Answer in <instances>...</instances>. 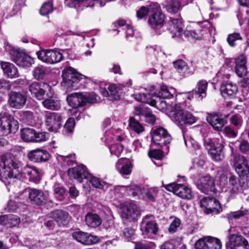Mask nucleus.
Returning <instances> with one entry per match:
<instances>
[{
  "label": "nucleus",
  "mask_w": 249,
  "mask_h": 249,
  "mask_svg": "<svg viewBox=\"0 0 249 249\" xmlns=\"http://www.w3.org/2000/svg\"><path fill=\"white\" fill-rule=\"evenodd\" d=\"M165 99L152 96L151 106L162 111L171 110L169 115L170 118L177 124L182 126L185 124H193L196 121V117L188 112H184L179 105H173L167 103Z\"/></svg>",
  "instance_id": "1"
},
{
  "label": "nucleus",
  "mask_w": 249,
  "mask_h": 249,
  "mask_svg": "<svg viewBox=\"0 0 249 249\" xmlns=\"http://www.w3.org/2000/svg\"><path fill=\"white\" fill-rule=\"evenodd\" d=\"M18 160L14 157L6 159L3 161V167L0 171V179L9 184L13 183L21 178L18 171Z\"/></svg>",
  "instance_id": "2"
},
{
  "label": "nucleus",
  "mask_w": 249,
  "mask_h": 249,
  "mask_svg": "<svg viewBox=\"0 0 249 249\" xmlns=\"http://www.w3.org/2000/svg\"><path fill=\"white\" fill-rule=\"evenodd\" d=\"M63 81L61 85L67 90L76 89L79 88L80 81L84 75L80 74L73 68L70 67L64 69L62 75Z\"/></svg>",
  "instance_id": "3"
},
{
  "label": "nucleus",
  "mask_w": 249,
  "mask_h": 249,
  "mask_svg": "<svg viewBox=\"0 0 249 249\" xmlns=\"http://www.w3.org/2000/svg\"><path fill=\"white\" fill-rule=\"evenodd\" d=\"M140 226L142 235L144 238H154L159 231L158 223L152 215H147L143 217Z\"/></svg>",
  "instance_id": "4"
},
{
  "label": "nucleus",
  "mask_w": 249,
  "mask_h": 249,
  "mask_svg": "<svg viewBox=\"0 0 249 249\" xmlns=\"http://www.w3.org/2000/svg\"><path fill=\"white\" fill-rule=\"evenodd\" d=\"M18 129L17 120L7 114H0V136L15 133Z\"/></svg>",
  "instance_id": "5"
},
{
  "label": "nucleus",
  "mask_w": 249,
  "mask_h": 249,
  "mask_svg": "<svg viewBox=\"0 0 249 249\" xmlns=\"http://www.w3.org/2000/svg\"><path fill=\"white\" fill-rule=\"evenodd\" d=\"M5 50L10 52L13 55V60L17 65L22 68H29L34 63L33 59L25 53L17 50H13L8 44L5 45Z\"/></svg>",
  "instance_id": "6"
},
{
  "label": "nucleus",
  "mask_w": 249,
  "mask_h": 249,
  "mask_svg": "<svg viewBox=\"0 0 249 249\" xmlns=\"http://www.w3.org/2000/svg\"><path fill=\"white\" fill-rule=\"evenodd\" d=\"M113 191L117 197H121L125 196H132L140 198L142 196L141 188L136 184H132L129 186H116L113 188Z\"/></svg>",
  "instance_id": "7"
},
{
  "label": "nucleus",
  "mask_w": 249,
  "mask_h": 249,
  "mask_svg": "<svg viewBox=\"0 0 249 249\" xmlns=\"http://www.w3.org/2000/svg\"><path fill=\"white\" fill-rule=\"evenodd\" d=\"M44 118L46 126L49 131L57 132L60 128L63 120L61 114L47 111Z\"/></svg>",
  "instance_id": "8"
},
{
  "label": "nucleus",
  "mask_w": 249,
  "mask_h": 249,
  "mask_svg": "<svg viewBox=\"0 0 249 249\" xmlns=\"http://www.w3.org/2000/svg\"><path fill=\"white\" fill-rule=\"evenodd\" d=\"M241 185L239 179L234 175H231L223 186V191L227 194L229 199H231L239 193Z\"/></svg>",
  "instance_id": "9"
},
{
  "label": "nucleus",
  "mask_w": 249,
  "mask_h": 249,
  "mask_svg": "<svg viewBox=\"0 0 249 249\" xmlns=\"http://www.w3.org/2000/svg\"><path fill=\"white\" fill-rule=\"evenodd\" d=\"M85 96L79 93H72L67 97V101L70 106L72 107L71 109H69L70 113L79 120L78 117L82 116L81 113L78 112L77 107L84 105Z\"/></svg>",
  "instance_id": "10"
},
{
  "label": "nucleus",
  "mask_w": 249,
  "mask_h": 249,
  "mask_svg": "<svg viewBox=\"0 0 249 249\" xmlns=\"http://www.w3.org/2000/svg\"><path fill=\"white\" fill-rule=\"evenodd\" d=\"M38 58L48 64H54L60 62L63 55L59 51L55 50H41L36 52Z\"/></svg>",
  "instance_id": "11"
},
{
  "label": "nucleus",
  "mask_w": 249,
  "mask_h": 249,
  "mask_svg": "<svg viewBox=\"0 0 249 249\" xmlns=\"http://www.w3.org/2000/svg\"><path fill=\"white\" fill-rule=\"evenodd\" d=\"M171 140V135L163 127H159L153 130L152 141L155 145L162 147L169 144Z\"/></svg>",
  "instance_id": "12"
},
{
  "label": "nucleus",
  "mask_w": 249,
  "mask_h": 249,
  "mask_svg": "<svg viewBox=\"0 0 249 249\" xmlns=\"http://www.w3.org/2000/svg\"><path fill=\"white\" fill-rule=\"evenodd\" d=\"M165 188L183 199H191L193 196L191 189L181 184L172 183L166 185Z\"/></svg>",
  "instance_id": "13"
},
{
  "label": "nucleus",
  "mask_w": 249,
  "mask_h": 249,
  "mask_svg": "<svg viewBox=\"0 0 249 249\" xmlns=\"http://www.w3.org/2000/svg\"><path fill=\"white\" fill-rule=\"evenodd\" d=\"M200 207L207 214L212 213H218L222 208L219 201L214 197H204L200 202Z\"/></svg>",
  "instance_id": "14"
},
{
  "label": "nucleus",
  "mask_w": 249,
  "mask_h": 249,
  "mask_svg": "<svg viewBox=\"0 0 249 249\" xmlns=\"http://www.w3.org/2000/svg\"><path fill=\"white\" fill-rule=\"evenodd\" d=\"M221 246L219 239L211 236L200 239L195 245L196 249H221Z\"/></svg>",
  "instance_id": "15"
},
{
  "label": "nucleus",
  "mask_w": 249,
  "mask_h": 249,
  "mask_svg": "<svg viewBox=\"0 0 249 249\" xmlns=\"http://www.w3.org/2000/svg\"><path fill=\"white\" fill-rule=\"evenodd\" d=\"M233 160L235 170L239 176L244 177L249 174V165L244 156L235 154L233 156Z\"/></svg>",
  "instance_id": "16"
},
{
  "label": "nucleus",
  "mask_w": 249,
  "mask_h": 249,
  "mask_svg": "<svg viewBox=\"0 0 249 249\" xmlns=\"http://www.w3.org/2000/svg\"><path fill=\"white\" fill-rule=\"evenodd\" d=\"M29 198L32 203L42 205L45 204L49 199V194L41 190L36 188L28 189Z\"/></svg>",
  "instance_id": "17"
},
{
  "label": "nucleus",
  "mask_w": 249,
  "mask_h": 249,
  "mask_svg": "<svg viewBox=\"0 0 249 249\" xmlns=\"http://www.w3.org/2000/svg\"><path fill=\"white\" fill-rule=\"evenodd\" d=\"M196 185L198 189L205 194L213 193L215 191L214 179L209 175L200 178L196 182Z\"/></svg>",
  "instance_id": "18"
},
{
  "label": "nucleus",
  "mask_w": 249,
  "mask_h": 249,
  "mask_svg": "<svg viewBox=\"0 0 249 249\" xmlns=\"http://www.w3.org/2000/svg\"><path fill=\"white\" fill-rule=\"evenodd\" d=\"M229 240L226 244L228 249H249L248 242L241 235H231L229 237Z\"/></svg>",
  "instance_id": "19"
},
{
  "label": "nucleus",
  "mask_w": 249,
  "mask_h": 249,
  "mask_svg": "<svg viewBox=\"0 0 249 249\" xmlns=\"http://www.w3.org/2000/svg\"><path fill=\"white\" fill-rule=\"evenodd\" d=\"M27 96L24 93L12 91L9 94L8 103L10 106L16 109H20L25 105Z\"/></svg>",
  "instance_id": "20"
},
{
  "label": "nucleus",
  "mask_w": 249,
  "mask_h": 249,
  "mask_svg": "<svg viewBox=\"0 0 249 249\" xmlns=\"http://www.w3.org/2000/svg\"><path fill=\"white\" fill-rule=\"evenodd\" d=\"M49 85L44 82H34L29 86V90L31 95L38 100L42 99Z\"/></svg>",
  "instance_id": "21"
},
{
  "label": "nucleus",
  "mask_w": 249,
  "mask_h": 249,
  "mask_svg": "<svg viewBox=\"0 0 249 249\" xmlns=\"http://www.w3.org/2000/svg\"><path fill=\"white\" fill-rule=\"evenodd\" d=\"M19 162L18 161V163ZM18 171L20 172L19 171ZM19 173L21 175V178H22V175H24L25 177L28 178L30 181L36 183H38L41 179L40 174L38 169L34 166L27 165L23 168L22 173ZM21 179V178L19 180H17L15 182L20 180Z\"/></svg>",
  "instance_id": "22"
},
{
  "label": "nucleus",
  "mask_w": 249,
  "mask_h": 249,
  "mask_svg": "<svg viewBox=\"0 0 249 249\" xmlns=\"http://www.w3.org/2000/svg\"><path fill=\"white\" fill-rule=\"evenodd\" d=\"M28 159L36 163L45 162L50 158L48 151L41 148H37L29 151L27 154Z\"/></svg>",
  "instance_id": "23"
},
{
  "label": "nucleus",
  "mask_w": 249,
  "mask_h": 249,
  "mask_svg": "<svg viewBox=\"0 0 249 249\" xmlns=\"http://www.w3.org/2000/svg\"><path fill=\"white\" fill-rule=\"evenodd\" d=\"M227 115H222L220 113H213L207 118V121L216 130L221 131L222 128L227 123Z\"/></svg>",
  "instance_id": "24"
},
{
  "label": "nucleus",
  "mask_w": 249,
  "mask_h": 249,
  "mask_svg": "<svg viewBox=\"0 0 249 249\" xmlns=\"http://www.w3.org/2000/svg\"><path fill=\"white\" fill-rule=\"evenodd\" d=\"M72 237L83 245H90L98 242L99 239L95 235L81 231L74 232Z\"/></svg>",
  "instance_id": "25"
},
{
  "label": "nucleus",
  "mask_w": 249,
  "mask_h": 249,
  "mask_svg": "<svg viewBox=\"0 0 249 249\" xmlns=\"http://www.w3.org/2000/svg\"><path fill=\"white\" fill-rule=\"evenodd\" d=\"M89 172L84 165H80L68 170V174L70 178L75 179L78 182H81L83 179L88 177Z\"/></svg>",
  "instance_id": "26"
},
{
  "label": "nucleus",
  "mask_w": 249,
  "mask_h": 249,
  "mask_svg": "<svg viewBox=\"0 0 249 249\" xmlns=\"http://www.w3.org/2000/svg\"><path fill=\"white\" fill-rule=\"evenodd\" d=\"M141 214V211L138 206L134 203H130L124 208L122 217L129 221L135 220Z\"/></svg>",
  "instance_id": "27"
},
{
  "label": "nucleus",
  "mask_w": 249,
  "mask_h": 249,
  "mask_svg": "<svg viewBox=\"0 0 249 249\" xmlns=\"http://www.w3.org/2000/svg\"><path fill=\"white\" fill-rule=\"evenodd\" d=\"M224 146L221 143L216 144H211L208 150V153L212 157V159L215 161H218L223 160L225 158Z\"/></svg>",
  "instance_id": "28"
},
{
  "label": "nucleus",
  "mask_w": 249,
  "mask_h": 249,
  "mask_svg": "<svg viewBox=\"0 0 249 249\" xmlns=\"http://www.w3.org/2000/svg\"><path fill=\"white\" fill-rule=\"evenodd\" d=\"M220 91L222 95L224 98H232L237 93L238 88L235 84L231 82H227L221 86Z\"/></svg>",
  "instance_id": "29"
},
{
  "label": "nucleus",
  "mask_w": 249,
  "mask_h": 249,
  "mask_svg": "<svg viewBox=\"0 0 249 249\" xmlns=\"http://www.w3.org/2000/svg\"><path fill=\"white\" fill-rule=\"evenodd\" d=\"M168 22V30L173 34L172 37L180 36L183 31V24L181 18H170Z\"/></svg>",
  "instance_id": "30"
},
{
  "label": "nucleus",
  "mask_w": 249,
  "mask_h": 249,
  "mask_svg": "<svg viewBox=\"0 0 249 249\" xmlns=\"http://www.w3.org/2000/svg\"><path fill=\"white\" fill-rule=\"evenodd\" d=\"M116 168L121 174L128 175L132 171V165L128 159L122 158L118 160Z\"/></svg>",
  "instance_id": "31"
},
{
  "label": "nucleus",
  "mask_w": 249,
  "mask_h": 249,
  "mask_svg": "<svg viewBox=\"0 0 249 249\" xmlns=\"http://www.w3.org/2000/svg\"><path fill=\"white\" fill-rule=\"evenodd\" d=\"M164 22V15L160 12H156L149 17L148 23L155 30L160 28Z\"/></svg>",
  "instance_id": "32"
},
{
  "label": "nucleus",
  "mask_w": 249,
  "mask_h": 249,
  "mask_svg": "<svg viewBox=\"0 0 249 249\" xmlns=\"http://www.w3.org/2000/svg\"><path fill=\"white\" fill-rule=\"evenodd\" d=\"M246 63V58L244 55H240L236 58L235 71L238 76L242 77L247 74Z\"/></svg>",
  "instance_id": "33"
},
{
  "label": "nucleus",
  "mask_w": 249,
  "mask_h": 249,
  "mask_svg": "<svg viewBox=\"0 0 249 249\" xmlns=\"http://www.w3.org/2000/svg\"><path fill=\"white\" fill-rule=\"evenodd\" d=\"M135 110L136 116H143L147 123L152 124L155 123L156 120V116L151 111L141 106L135 107Z\"/></svg>",
  "instance_id": "34"
},
{
  "label": "nucleus",
  "mask_w": 249,
  "mask_h": 249,
  "mask_svg": "<svg viewBox=\"0 0 249 249\" xmlns=\"http://www.w3.org/2000/svg\"><path fill=\"white\" fill-rule=\"evenodd\" d=\"M19 223L20 219L17 215H4L0 216V224L5 226L7 228L15 227Z\"/></svg>",
  "instance_id": "35"
},
{
  "label": "nucleus",
  "mask_w": 249,
  "mask_h": 249,
  "mask_svg": "<svg viewBox=\"0 0 249 249\" xmlns=\"http://www.w3.org/2000/svg\"><path fill=\"white\" fill-rule=\"evenodd\" d=\"M0 66L4 73L9 77L14 78L18 76V69L14 64L7 62H1Z\"/></svg>",
  "instance_id": "36"
},
{
  "label": "nucleus",
  "mask_w": 249,
  "mask_h": 249,
  "mask_svg": "<svg viewBox=\"0 0 249 249\" xmlns=\"http://www.w3.org/2000/svg\"><path fill=\"white\" fill-rule=\"evenodd\" d=\"M173 64L177 71L182 76L187 77L193 73L186 63L182 60H178L174 62Z\"/></svg>",
  "instance_id": "37"
},
{
  "label": "nucleus",
  "mask_w": 249,
  "mask_h": 249,
  "mask_svg": "<svg viewBox=\"0 0 249 249\" xmlns=\"http://www.w3.org/2000/svg\"><path fill=\"white\" fill-rule=\"evenodd\" d=\"M175 93L176 90L175 89L172 88H168L165 85H162L160 86L158 92L154 93L155 95L153 96L163 99H170L173 98Z\"/></svg>",
  "instance_id": "38"
},
{
  "label": "nucleus",
  "mask_w": 249,
  "mask_h": 249,
  "mask_svg": "<svg viewBox=\"0 0 249 249\" xmlns=\"http://www.w3.org/2000/svg\"><path fill=\"white\" fill-rule=\"evenodd\" d=\"M105 136L107 140H115L119 141H122L125 139V136L123 130L120 128H111L105 132Z\"/></svg>",
  "instance_id": "39"
},
{
  "label": "nucleus",
  "mask_w": 249,
  "mask_h": 249,
  "mask_svg": "<svg viewBox=\"0 0 249 249\" xmlns=\"http://www.w3.org/2000/svg\"><path fill=\"white\" fill-rule=\"evenodd\" d=\"M208 88V82L205 80H201L197 82L196 88L193 92L198 95L201 99L206 96V91Z\"/></svg>",
  "instance_id": "40"
},
{
  "label": "nucleus",
  "mask_w": 249,
  "mask_h": 249,
  "mask_svg": "<svg viewBox=\"0 0 249 249\" xmlns=\"http://www.w3.org/2000/svg\"><path fill=\"white\" fill-rule=\"evenodd\" d=\"M87 225L91 228H96L102 223L101 217L96 213H88L85 216Z\"/></svg>",
  "instance_id": "41"
},
{
  "label": "nucleus",
  "mask_w": 249,
  "mask_h": 249,
  "mask_svg": "<svg viewBox=\"0 0 249 249\" xmlns=\"http://www.w3.org/2000/svg\"><path fill=\"white\" fill-rule=\"evenodd\" d=\"M42 105L46 108L53 110H58L61 107L60 100L54 97L44 100Z\"/></svg>",
  "instance_id": "42"
},
{
  "label": "nucleus",
  "mask_w": 249,
  "mask_h": 249,
  "mask_svg": "<svg viewBox=\"0 0 249 249\" xmlns=\"http://www.w3.org/2000/svg\"><path fill=\"white\" fill-rule=\"evenodd\" d=\"M141 190L142 196L139 198H145L152 202L156 201L159 193V190L157 188L152 187L146 189H141Z\"/></svg>",
  "instance_id": "43"
},
{
  "label": "nucleus",
  "mask_w": 249,
  "mask_h": 249,
  "mask_svg": "<svg viewBox=\"0 0 249 249\" xmlns=\"http://www.w3.org/2000/svg\"><path fill=\"white\" fill-rule=\"evenodd\" d=\"M51 217L54 219L58 225H64L68 217V213L61 210H56L52 212Z\"/></svg>",
  "instance_id": "44"
},
{
  "label": "nucleus",
  "mask_w": 249,
  "mask_h": 249,
  "mask_svg": "<svg viewBox=\"0 0 249 249\" xmlns=\"http://www.w3.org/2000/svg\"><path fill=\"white\" fill-rule=\"evenodd\" d=\"M35 130L31 128H24L21 130V138L26 142H34Z\"/></svg>",
  "instance_id": "45"
},
{
  "label": "nucleus",
  "mask_w": 249,
  "mask_h": 249,
  "mask_svg": "<svg viewBox=\"0 0 249 249\" xmlns=\"http://www.w3.org/2000/svg\"><path fill=\"white\" fill-rule=\"evenodd\" d=\"M86 179L89 181L93 187L100 189H104L105 186L107 185L105 182L101 181L99 178L92 176L89 173L88 177Z\"/></svg>",
  "instance_id": "46"
},
{
  "label": "nucleus",
  "mask_w": 249,
  "mask_h": 249,
  "mask_svg": "<svg viewBox=\"0 0 249 249\" xmlns=\"http://www.w3.org/2000/svg\"><path fill=\"white\" fill-rule=\"evenodd\" d=\"M129 126L133 130L137 133H142L144 130V128L142 125L139 122L138 120L134 117H130Z\"/></svg>",
  "instance_id": "47"
},
{
  "label": "nucleus",
  "mask_w": 249,
  "mask_h": 249,
  "mask_svg": "<svg viewBox=\"0 0 249 249\" xmlns=\"http://www.w3.org/2000/svg\"><path fill=\"white\" fill-rule=\"evenodd\" d=\"M154 93L152 91L151 93H138L133 95L134 98L138 101L145 103L150 104L151 102L152 94Z\"/></svg>",
  "instance_id": "48"
},
{
  "label": "nucleus",
  "mask_w": 249,
  "mask_h": 249,
  "mask_svg": "<svg viewBox=\"0 0 249 249\" xmlns=\"http://www.w3.org/2000/svg\"><path fill=\"white\" fill-rule=\"evenodd\" d=\"M132 84V81L131 80H128V81L125 83H123L121 84H120V86H118L117 85L115 84H112L110 85L108 87V89L109 92H110L111 95H112L113 96H116L117 95V93L119 90L122 88V87H129Z\"/></svg>",
  "instance_id": "49"
},
{
  "label": "nucleus",
  "mask_w": 249,
  "mask_h": 249,
  "mask_svg": "<svg viewBox=\"0 0 249 249\" xmlns=\"http://www.w3.org/2000/svg\"><path fill=\"white\" fill-rule=\"evenodd\" d=\"M157 6L155 4H150L147 6H142L137 12V17L138 18L142 19L152 11L154 8H157Z\"/></svg>",
  "instance_id": "50"
},
{
  "label": "nucleus",
  "mask_w": 249,
  "mask_h": 249,
  "mask_svg": "<svg viewBox=\"0 0 249 249\" xmlns=\"http://www.w3.org/2000/svg\"><path fill=\"white\" fill-rule=\"evenodd\" d=\"M183 135L184 143L188 148L195 150L199 148V145L191 136L186 135L184 132L183 133Z\"/></svg>",
  "instance_id": "51"
},
{
  "label": "nucleus",
  "mask_w": 249,
  "mask_h": 249,
  "mask_svg": "<svg viewBox=\"0 0 249 249\" xmlns=\"http://www.w3.org/2000/svg\"><path fill=\"white\" fill-rule=\"evenodd\" d=\"M47 72L48 71L46 67L39 65L34 69L33 72V76L36 79H42L46 75Z\"/></svg>",
  "instance_id": "52"
},
{
  "label": "nucleus",
  "mask_w": 249,
  "mask_h": 249,
  "mask_svg": "<svg viewBox=\"0 0 249 249\" xmlns=\"http://www.w3.org/2000/svg\"><path fill=\"white\" fill-rule=\"evenodd\" d=\"M243 40V37L240 33L238 32H234L229 34L227 38L229 45L232 47L236 46V42L237 41H242Z\"/></svg>",
  "instance_id": "53"
},
{
  "label": "nucleus",
  "mask_w": 249,
  "mask_h": 249,
  "mask_svg": "<svg viewBox=\"0 0 249 249\" xmlns=\"http://www.w3.org/2000/svg\"><path fill=\"white\" fill-rule=\"evenodd\" d=\"M180 8V3L178 0H169L166 5L167 10L171 13H177Z\"/></svg>",
  "instance_id": "54"
},
{
  "label": "nucleus",
  "mask_w": 249,
  "mask_h": 249,
  "mask_svg": "<svg viewBox=\"0 0 249 249\" xmlns=\"http://www.w3.org/2000/svg\"><path fill=\"white\" fill-rule=\"evenodd\" d=\"M72 116V117L68 119L64 125L63 133L65 135H68L70 134L74 129L75 125L74 116Z\"/></svg>",
  "instance_id": "55"
},
{
  "label": "nucleus",
  "mask_w": 249,
  "mask_h": 249,
  "mask_svg": "<svg viewBox=\"0 0 249 249\" xmlns=\"http://www.w3.org/2000/svg\"><path fill=\"white\" fill-rule=\"evenodd\" d=\"M109 149L111 156L118 158L123 151L124 146L121 143H116L111 145Z\"/></svg>",
  "instance_id": "56"
},
{
  "label": "nucleus",
  "mask_w": 249,
  "mask_h": 249,
  "mask_svg": "<svg viewBox=\"0 0 249 249\" xmlns=\"http://www.w3.org/2000/svg\"><path fill=\"white\" fill-rule=\"evenodd\" d=\"M247 213L248 211L246 210L232 212L230 213H227L226 215V217L229 220L232 219H238L245 216L246 214H247Z\"/></svg>",
  "instance_id": "57"
},
{
  "label": "nucleus",
  "mask_w": 249,
  "mask_h": 249,
  "mask_svg": "<svg viewBox=\"0 0 249 249\" xmlns=\"http://www.w3.org/2000/svg\"><path fill=\"white\" fill-rule=\"evenodd\" d=\"M53 10V5L52 2H45L40 9V13L42 15L46 16L52 13Z\"/></svg>",
  "instance_id": "58"
},
{
  "label": "nucleus",
  "mask_w": 249,
  "mask_h": 249,
  "mask_svg": "<svg viewBox=\"0 0 249 249\" xmlns=\"http://www.w3.org/2000/svg\"><path fill=\"white\" fill-rule=\"evenodd\" d=\"M207 29H205L203 30H200L199 33L195 30L187 31L185 32V34L187 36H191L194 39L200 40L202 38L204 33L207 32Z\"/></svg>",
  "instance_id": "59"
},
{
  "label": "nucleus",
  "mask_w": 249,
  "mask_h": 249,
  "mask_svg": "<svg viewBox=\"0 0 249 249\" xmlns=\"http://www.w3.org/2000/svg\"><path fill=\"white\" fill-rule=\"evenodd\" d=\"M230 122L234 126L237 128H240L243 123V119L241 116L239 114L232 115L230 118Z\"/></svg>",
  "instance_id": "60"
},
{
  "label": "nucleus",
  "mask_w": 249,
  "mask_h": 249,
  "mask_svg": "<svg viewBox=\"0 0 249 249\" xmlns=\"http://www.w3.org/2000/svg\"><path fill=\"white\" fill-rule=\"evenodd\" d=\"M49 135L47 132L36 133L35 131L34 142H40L46 141L49 139Z\"/></svg>",
  "instance_id": "61"
},
{
  "label": "nucleus",
  "mask_w": 249,
  "mask_h": 249,
  "mask_svg": "<svg viewBox=\"0 0 249 249\" xmlns=\"http://www.w3.org/2000/svg\"><path fill=\"white\" fill-rule=\"evenodd\" d=\"M54 192L56 197L60 200H62L63 197L65 194V190L59 184H55L54 186Z\"/></svg>",
  "instance_id": "62"
},
{
  "label": "nucleus",
  "mask_w": 249,
  "mask_h": 249,
  "mask_svg": "<svg viewBox=\"0 0 249 249\" xmlns=\"http://www.w3.org/2000/svg\"><path fill=\"white\" fill-rule=\"evenodd\" d=\"M223 132L226 136L229 138H235L237 135V131L234 130L230 126H226L223 130Z\"/></svg>",
  "instance_id": "63"
},
{
  "label": "nucleus",
  "mask_w": 249,
  "mask_h": 249,
  "mask_svg": "<svg viewBox=\"0 0 249 249\" xmlns=\"http://www.w3.org/2000/svg\"><path fill=\"white\" fill-rule=\"evenodd\" d=\"M240 151L243 154L249 155V142L242 140L239 144Z\"/></svg>",
  "instance_id": "64"
}]
</instances>
